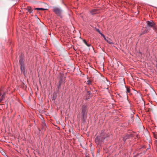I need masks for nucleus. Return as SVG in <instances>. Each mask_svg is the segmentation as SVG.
Here are the masks:
<instances>
[{"mask_svg": "<svg viewBox=\"0 0 157 157\" xmlns=\"http://www.w3.org/2000/svg\"><path fill=\"white\" fill-rule=\"evenodd\" d=\"M147 25H146V28L147 29H150L152 28L153 30L156 31H157V26L155 23L152 21H146Z\"/></svg>", "mask_w": 157, "mask_h": 157, "instance_id": "f257e3e1", "label": "nucleus"}, {"mask_svg": "<svg viewBox=\"0 0 157 157\" xmlns=\"http://www.w3.org/2000/svg\"><path fill=\"white\" fill-rule=\"evenodd\" d=\"M87 107L86 105H83L82 107V120H84L87 117Z\"/></svg>", "mask_w": 157, "mask_h": 157, "instance_id": "f03ea898", "label": "nucleus"}, {"mask_svg": "<svg viewBox=\"0 0 157 157\" xmlns=\"http://www.w3.org/2000/svg\"><path fill=\"white\" fill-rule=\"evenodd\" d=\"M53 11L59 17H62V10L60 9L55 7L54 8Z\"/></svg>", "mask_w": 157, "mask_h": 157, "instance_id": "7ed1b4c3", "label": "nucleus"}, {"mask_svg": "<svg viewBox=\"0 0 157 157\" xmlns=\"http://www.w3.org/2000/svg\"><path fill=\"white\" fill-rule=\"evenodd\" d=\"M133 137V136L132 134H126L123 137V140L124 142L126 141H128L132 138Z\"/></svg>", "mask_w": 157, "mask_h": 157, "instance_id": "20e7f679", "label": "nucleus"}, {"mask_svg": "<svg viewBox=\"0 0 157 157\" xmlns=\"http://www.w3.org/2000/svg\"><path fill=\"white\" fill-rule=\"evenodd\" d=\"M102 139L100 136H97L95 139L96 143L98 145H101L102 142Z\"/></svg>", "mask_w": 157, "mask_h": 157, "instance_id": "39448f33", "label": "nucleus"}, {"mask_svg": "<svg viewBox=\"0 0 157 157\" xmlns=\"http://www.w3.org/2000/svg\"><path fill=\"white\" fill-rule=\"evenodd\" d=\"M86 98L85 99L86 100H87L88 99L90 98L92 96V95L90 91L87 90L86 91Z\"/></svg>", "mask_w": 157, "mask_h": 157, "instance_id": "423d86ee", "label": "nucleus"}, {"mask_svg": "<svg viewBox=\"0 0 157 157\" xmlns=\"http://www.w3.org/2000/svg\"><path fill=\"white\" fill-rule=\"evenodd\" d=\"M98 11V10L97 9H94L90 10V13L91 14L94 15V14H95L96 13H97Z\"/></svg>", "mask_w": 157, "mask_h": 157, "instance_id": "0eeeda50", "label": "nucleus"}, {"mask_svg": "<svg viewBox=\"0 0 157 157\" xmlns=\"http://www.w3.org/2000/svg\"><path fill=\"white\" fill-rule=\"evenodd\" d=\"M105 40L109 44H113L112 40L108 37L105 38Z\"/></svg>", "mask_w": 157, "mask_h": 157, "instance_id": "6e6552de", "label": "nucleus"}, {"mask_svg": "<svg viewBox=\"0 0 157 157\" xmlns=\"http://www.w3.org/2000/svg\"><path fill=\"white\" fill-rule=\"evenodd\" d=\"M27 10L28 12L29 13H32L33 10H32L31 7L28 6L27 8Z\"/></svg>", "mask_w": 157, "mask_h": 157, "instance_id": "1a4fd4ad", "label": "nucleus"}, {"mask_svg": "<svg viewBox=\"0 0 157 157\" xmlns=\"http://www.w3.org/2000/svg\"><path fill=\"white\" fill-rule=\"evenodd\" d=\"M82 40H83V42H84V43L86 44V45L88 47H90V46H91V44H88L87 42L86 41V40H85V39H83Z\"/></svg>", "mask_w": 157, "mask_h": 157, "instance_id": "9d476101", "label": "nucleus"}, {"mask_svg": "<svg viewBox=\"0 0 157 157\" xmlns=\"http://www.w3.org/2000/svg\"><path fill=\"white\" fill-rule=\"evenodd\" d=\"M19 63L20 65H24L23 59L21 58L19 60Z\"/></svg>", "mask_w": 157, "mask_h": 157, "instance_id": "9b49d317", "label": "nucleus"}, {"mask_svg": "<svg viewBox=\"0 0 157 157\" xmlns=\"http://www.w3.org/2000/svg\"><path fill=\"white\" fill-rule=\"evenodd\" d=\"M35 9L36 10H45L44 9V8H35Z\"/></svg>", "mask_w": 157, "mask_h": 157, "instance_id": "f8f14e48", "label": "nucleus"}, {"mask_svg": "<svg viewBox=\"0 0 157 157\" xmlns=\"http://www.w3.org/2000/svg\"><path fill=\"white\" fill-rule=\"evenodd\" d=\"M20 65L21 66V67H20L21 70V71H22L23 69H24V65Z\"/></svg>", "mask_w": 157, "mask_h": 157, "instance_id": "ddd939ff", "label": "nucleus"}, {"mask_svg": "<svg viewBox=\"0 0 157 157\" xmlns=\"http://www.w3.org/2000/svg\"><path fill=\"white\" fill-rule=\"evenodd\" d=\"M130 89L128 87L126 88V92L127 93H129L130 92Z\"/></svg>", "mask_w": 157, "mask_h": 157, "instance_id": "4468645a", "label": "nucleus"}, {"mask_svg": "<svg viewBox=\"0 0 157 157\" xmlns=\"http://www.w3.org/2000/svg\"><path fill=\"white\" fill-rule=\"evenodd\" d=\"M92 82V81L90 80H88L87 81V84L88 85H90L91 84V83Z\"/></svg>", "mask_w": 157, "mask_h": 157, "instance_id": "2eb2a0df", "label": "nucleus"}, {"mask_svg": "<svg viewBox=\"0 0 157 157\" xmlns=\"http://www.w3.org/2000/svg\"><path fill=\"white\" fill-rule=\"evenodd\" d=\"M96 31L97 32H98L100 34L101 33V32L100 30L99 29H96Z\"/></svg>", "mask_w": 157, "mask_h": 157, "instance_id": "dca6fc26", "label": "nucleus"}, {"mask_svg": "<svg viewBox=\"0 0 157 157\" xmlns=\"http://www.w3.org/2000/svg\"><path fill=\"white\" fill-rule=\"evenodd\" d=\"M59 85H61V84L62 83V81H61V79L60 80L59 82Z\"/></svg>", "mask_w": 157, "mask_h": 157, "instance_id": "f3484780", "label": "nucleus"}, {"mask_svg": "<svg viewBox=\"0 0 157 157\" xmlns=\"http://www.w3.org/2000/svg\"><path fill=\"white\" fill-rule=\"evenodd\" d=\"M60 86H61V85H59L58 86H57V89H58V90H59V87Z\"/></svg>", "mask_w": 157, "mask_h": 157, "instance_id": "a211bd4d", "label": "nucleus"}, {"mask_svg": "<svg viewBox=\"0 0 157 157\" xmlns=\"http://www.w3.org/2000/svg\"><path fill=\"white\" fill-rule=\"evenodd\" d=\"M100 34L104 38V39L105 38H106L104 35L103 34L101 33Z\"/></svg>", "mask_w": 157, "mask_h": 157, "instance_id": "6ab92c4d", "label": "nucleus"}, {"mask_svg": "<svg viewBox=\"0 0 157 157\" xmlns=\"http://www.w3.org/2000/svg\"><path fill=\"white\" fill-rule=\"evenodd\" d=\"M100 34L104 38V39L105 38H106L104 35L103 34L101 33Z\"/></svg>", "mask_w": 157, "mask_h": 157, "instance_id": "aec40b11", "label": "nucleus"}, {"mask_svg": "<svg viewBox=\"0 0 157 157\" xmlns=\"http://www.w3.org/2000/svg\"><path fill=\"white\" fill-rule=\"evenodd\" d=\"M44 125H45V124H44Z\"/></svg>", "mask_w": 157, "mask_h": 157, "instance_id": "412c9836", "label": "nucleus"}]
</instances>
